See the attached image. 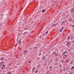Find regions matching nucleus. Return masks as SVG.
Returning <instances> with one entry per match:
<instances>
[{"instance_id": "obj_1", "label": "nucleus", "mask_w": 74, "mask_h": 74, "mask_svg": "<svg viewBox=\"0 0 74 74\" xmlns=\"http://www.w3.org/2000/svg\"><path fill=\"white\" fill-rule=\"evenodd\" d=\"M5 68V67L4 65H3L2 67H1L2 70H3V69H4Z\"/></svg>"}, {"instance_id": "obj_2", "label": "nucleus", "mask_w": 74, "mask_h": 74, "mask_svg": "<svg viewBox=\"0 0 74 74\" xmlns=\"http://www.w3.org/2000/svg\"><path fill=\"white\" fill-rule=\"evenodd\" d=\"M68 21H69V22H71V21H72V18H69V19L68 20Z\"/></svg>"}, {"instance_id": "obj_3", "label": "nucleus", "mask_w": 74, "mask_h": 74, "mask_svg": "<svg viewBox=\"0 0 74 74\" xmlns=\"http://www.w3.org/2000/svg\"><path fill=\"white\" fill-rule=\"evenodd\" d=\"M63 27H62L61 29V30H60L59 31L60 32H62V31L63 30Z\"/></svg>"}, {"instance_id": "obj_4", "label": "nucleus", "mask_w": 74, "mask_h": 74, "mask_svg": "<svg viewBox=\"0 0 74 74\" xmlns=\"http://www.w3.org/2000/svg\"><path fill=\"white\" fill-rule=\"evenodd\" d=\"M70 42H67V43L66 44V46H68V45H69V44H70Z\"/></svg>"}, {"instance_id": "obj_5", "label": "nucleus", "mask_w": 74, "mask_h": 74, "mask_svg": "<svg viewBox=\"0 0 74 74\" xmlns=\"http://www.w3.org/2000/svg\"><path fill=\"white\" fill-rule=\"evenodd\" d=\"M71 12H74V8H72L71 10Z\"/></svg>"}, {"instance_id": "obj_6", "label": "nucleus", "mask_w": 74, "mask_h": 74, "mask_svg": "<svg viewBox=\"0 0 74 74\" xmlns=\"http://www.w3.org/2000/svg\"><path fill=\"white\" fill-rule=\"evenodd\" d=\"M4 59V57H2L1 59V60H3Z\"/></svg>"}, {"instance_id": "obj_7", "label": "nucleus", "mask_w": 74, "mask_h": 74, "mask_svg": "<svg viewBox=\"0 0 74 74\" xmlns=\"http://www.w3.org/2000/svg\"><path fill=\"white\" fill-rule=\"evenodd\" d=\"M37 47H34V49H35V50H36V49H37Z\"/></svg>"}, {"instance_id": "obj_8", "label": "nucleus", "mask_w": 74, "mask_h": 74, "mask_svg": "<svg viewBox=\"0 0 74 74\" xmlns=\"http://www.w3.org/2000/svg\"><path fill=\"white\" fill-rule=\"evenodd\" d=\"M11 74V72H8L7 74Z\"/></svg>"}, {"instance_id": "obj_9", "label": "nucleus", "mask_w": 74, "mask_h": 74, "mask_svg": "<svg viewBox=\"0 0 74 74\" xmlns=\"http://www.w3.org/2000/svg\"><path fill=\"white\" fill-rule=\"evenodd\" d=\"M27 51L25 50V51H24V53L25 54V53H27Z\"/></svg>"}, {"instance_id": "obj_10", "label": "nucleus", "mask_w": 74, "mask_h": 74, "mask_svg": "<svg viewBox=\"0 0 74 74\" xmlns=\"http://www.w3.org/2000/svg\"><path fill=\"white\" fill-rule=\"evenodd\" d=\"M66 52H67V51H65L64 52V55L66 54Z\"/></svg>"}, {"instance_id": "obj_11", "label": "nucleus", "mask_w": 74, "mask_h": 74, "mask_svg": "<svg viewBox=\"0 0 74 74\" xmlns=\"http://www.w3.org/2000/svg\"><path fill=\"white\" fill-rule=\"evenodd\" d=\"M38 70H37L36 71H35V73H38Z\"/></svg>"}, {"instance_id": "obj_12", "label": "nucleus", "mask_w": 74, "mask_h": 74, "mask_svg": "<svg viewBox=\"0 0 74 74\" xmlns=\"http://www.w3.org/2000/svg\"><path fill=\"white\" fill-rule=\"evenodd\" d=\"M52 66H51L49 67V69H52Z\"/></svg>"}, {"instance_id": "obj_13", "label": "nucleus", "mask_w": 74, "mask_h": 74, "mask_svg": "<svg viewBox=\"0 0 74 74\" xmlns=\"http://www.w3.org/2000/svg\"><path fill=\"white\" fill-rule=\"evenodd\" d=\"M36 69V68L35 67L34 68L32 69V71H33V70H35V69Z\"/></svg>"}, {"instance_id": "obj_14", "label": "nucleus", "mask_w": 74, "mask_h": 74, "mask_svg": "<svg viewBox=\"0 0 74 74\" xmlns=\"http://www.w3.org/2000/svg\"><path fill=\"white\" fill-rule=\"evenodd\" d=\"M45 59V56H44V57L42 58V60H44V59Z\"/></svg>"}, {"instance_id": "obj_15", "label": "nucleus", "mask_w": 74, "mask_h": 74, "mask_svg": "<svg viewBox=\"0 0 74 74\" xmlns=\"http://www.w3.org/2000/svg\"><path fill=\"white\" fill-rule=\"evenodd\" d=\"M3 66V64L2 63H0V66Z\"/></svg>"}, {"instance_id": "obj_16", "label": "nucleus", "mask_w": 74, "mask_h": 74, "mask_svg": "<svg viewBox=\"0 0 74 74\" xmlns=\"http://www.w3.org/2000/svg\"><path fill=\"white\" fill-rule=\"evenodd\" d=\"M53 26H56V24H54L53 25Z\"/></svg>"}, {"instance_id": "obj_17", "label": "nucleus", "mask_w": 74, "mask_h": 74, "mask_svg": "<svg viewBox=\"0 0 74 74\" xmlns=\"http://www.w3.org/2000/svg\"><path fill=\"white\" fill-rule=\"evenodd\" d=\"M44 12H45V10H42V12L44 13Z\"/></svg>"}, {"instance_id": "obj_18", "label": "nucleus", "mask_w": 74, "mask_h": 74, "mask_svg": "<svg viewBox=\"0 0 74 74\" xmlns=\"http://www.w3.org/2000/svg\"><path fill=\"white\" fill-rule=\"evenodd\" d=\"M64 60H63L61 62V63H63V62H64Z\"/></svg>"}, {"instance_id": "obj_19", "label": "nucleus", "mask_w": 74, "mask_h": 74, "mask_svg": "<svg viewBox=\"0 0 74 74\" xmlns=\"http://www.w3.org/2000/svg\"><path fill=\"white\" fill-rule=\"evenodd\" d=\"M64 21H63L62 23H62H64H64H64Z\"/></svg>"}, {"instance_id": "obj_20", "label": "nucleus", "mask_w": 74, "mask_h": 74, "mask_svg": "<svg viewBox=\"0 0 74 74\" xmlns=\"http://www.w3.org/2000/svg\"><path fill=\"white\" fill-rule=\"evenodd\" d=\"M68 38H69V39H70V36H69L68 37Z\"/></svg>"}, {"instance_id": "obj_21", "label": "nucleus", "mask_w": 74, "mask_h": 74, "mask_svg": "<svg viewBox=\"0 0 74 74\" xmlns=\"http://www.w3.org/2000/svg\"><path fill=\"white\" fill-rule=\"evenodd\" d=\"M48 31H47V32H46V34H48Z\"/></svg>"}, {"instance_id": "obj_22", "label": "nucleus", "mask_w": 74, "mask_h": 74, "mask_svg": "<svg viewBox=\"0 0 74 74\" xmlns=\"http://www.w3.org/2000/svg\"><path fill=\"white\" fill-rule=\"evenodd\" d=\"M39 56H40V55H41V53H39Z\"/></svg>"}, {"instance_id": "obj_23", "label": "nucleus", "mask_w": 74, "mask_h": 74, "mask_svg": "<svg viewBox=\"0 0 74 74\" xmlns=\"http://www.w3.org/2000/svg\"><path fill=\"white\" fill-rule=\"evenodd\" d=\"M19 43L21 44V41H19Z\"/></svg>"}, {"instance_id": "obj_24", "label": "nucleus", "mask_w": 74, "mask_h": 74, "mask_svg": "<svg viewBox=\"0 0 74 74\" xmlns=\"http://www.w3.org/2000/svg\"><path fill=\"white\" fill-rule=\"evenodd\" d=\"M64 57H66L67 56V55H65L64 56Z\"/></svg>"}, {"instance_id": "obj_25", "label": "nucleus", "mask_w": 74, "mask_h": 74, "mask_svg": "<svg viewBox=\"0 0 74 74\" xmlns=\"http://www.w3.org/2000/svg\"><path fill=\"white\" fill-rule=\"evenodd\" d=\"M74 66H73L72 67H71V69H73V68H74Z\"/></svg>"}, {"instance_id": "obj_26", "label": "nucleus", "mask_w": 74, "mask_h": 74, "mask_svg": "<svg viewBox=\"0 0 74 74\" xmlns=\"http://www.w3.org/2000/svg\"><path fill=\"white\" fill-rule=\"evenodd\" d=\"M69 62V60H67L66 61V62Z\"/></svg>"}, {"instance_id": "obj_27", "label": "nucleus", "mask_w": 74, "mask_h": 74, "mask_svg": "<svg viewBox=\"0 0 74 74\" xmlns=\"http://www.w3.org/2000/svg\"><path fill=\"white\" fill-rule=\"evenodd\" d=\"M73 74V72L70 73L69 74Z\"/></svg>"}, {"instance_id": "obj_28", "label": "nucleus", "mask_w": 74, "mask_h": 74, "mask_svg": "<svg viewBox=\"0 0 74 74\" xmlns=\"http://www.w3.org/2000/svg\"><path fill=\"white\" fill-rule=\"evenodd\" d=\"M11 64H10V63H9V66H11Z\"/></svg>"}, {"instance_id": "obj_29", "label": "nucleus", "mask_w": 74, "mask_h": 74, "mask_svg": "<svg viewBox=\"0 0 74 74\" xmlns=\"http://www.w3.org/2000/svg\"><path fill=\"white\" fill-rule=\"evenodd\" d=\"M54 54H55V55L56 54V52L55 51Z\"/></svg>"}, {"instance_id": "obj_30", "label": "nucleus", "mask_w": 74, "mask_h": 74, "mask_svg": "<svg viewBox=\"0 0 74 74\" xmlns=\"http://www.w3.org/2000/svg\"><path fill=\"white\" fill-rule=\"evenodd\" d=\"M60 67H62V64H60Z\"/></svg>"}, {"instance_id": "obj_31", "label": "nucleus", "mask_w": 74, "mask_h": 74, "mask_svg": "<svg viewBox=\"0 0 74 74\" xmlns=\"http://www.w3.org/2000/svg\"><path fill=\"white\" fill-rule=\"evenodd\" d=\"M31 62V61H29V63H30Z\"/></svg>"}, {"instance_id": "obj_32", "label": "nucleus", "mask_w": 74, "mask_h": 74, "mask_svg": "<svg viewBox=\"0 0 74 74\" xmlns=\"http://www.w3.org/2000/svg\"><path fill=\"white\" fill-rule=\"evenodd\" d=\"M56 59H58L57 61L59 60V59H58V58H57Z\"/></svg>"}, {"instance_id": "obj_33", "label": "nucleus", "mask_w": 74, "mask_h": 74, "mask_svg": "<svg viewBox=\"0 0 74 74\" xmlns=\"http://www.w3.org/2000/svg\"><path fill=\"white\" fill-rule=\"evenodd\" d=\"M63 71H65V70H64V69L63 70Z\"/></svg>"}, {"instance_id": "obj_34", "label": "nucleus", "mask_w": 74, "mask_h": 74, "mask_svg": "<svg viewBox=\"0 0 74 74\" xmlns=\"http://www.w3.org/2000/svg\"><path fill=\"white\" fill-rule=\"evenodd\" d=\"M52 55H53V53H52Z\"/></svg>"}, {"instance_id": "obj_35", "label": "nucleus", "mask_w": 74, "mask_h": 74, "mask_svg": "<svg viewBox=\"0 0 74 74\" xmlns=\"http://www.w3.org/2000/svg\"><path fill=\"white\" fill-rule=\"evenodd\" d=\"M69 73H70V71H69Z\"/></svg>"}, {"instance_id": "obj_36", "label": "nucleus", "mask_w": 74, "mask_h": 74, "mask_svg": "<svg viewBox=\"0 0 74 74\" xmlns=\"http://www.w3.org/2000/svg\"><path fill=\"white\" fill-rule=\"evenodd\" d=\"M67 23H69V22H67Z\"/></svg>"}, {"instance_id": "obj_37", "label": "nucleus", "mask_w": 74, "mask_h": 74, "mask_svg": "<svg viewBox=\"0 0 74 74\" xmlns=\"http://www.w3.org/2000/svg\"><path fill=\"white\" fill-rule=\"evenodd\" d=\"M0 69H1V67H0Z\"/></svg>"}, {"instance_id": "obj_38", "label": "nucleus", "mask_w": 74, "mask_h": 74, "mask_svg": "<svg viewBox=\"0 0 74 74\" xmlns=\"http://www.w3.org/2000/svg\"><path fill=\"white\" fill-rule=\"evenodd\" d=\"M73 26H74V25H73Z\"/></svg>"}, {"instance_id": "obj_39", "label": "nucleus", "mask_w": 74, "mask_h": 74, "mask_svg": "<svg viewBox=\"0 0 74 74\" xmlns=\"http://www.w3.org/2000/svg\"><path fill=\"white\" fill-rule=\"evenodd\" d=\"M73 42H74V41H73Z\"/></svg>"}, {"instance_id": "obj_40", "label": "nucleus", "mask_w": 74, "mask_h": 74, "mask_svg": "<svg viewBox=\"0 0 74 74\" xmlns=\"http://www.w3.org/2000/svg\"><path fill=\"white\" fill-rule=\"evenodd\" d=\"M58 5H57V6H58Z\"/></svg>"}, {"instance_id": "obj_41", "label": "nucleus", "mask_w": 74, "mask_h": 74, "mask_svg": "<svg viewBox=\"0 0 74 74\" xmlns=\"http://www.w3.org/2000/svg\"><path fill=\"white\" fill-rule=\"evenodd\" d=\"M71 64H72V63Z\"/></svg>"}]
</instances>
